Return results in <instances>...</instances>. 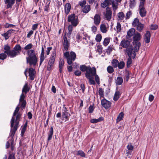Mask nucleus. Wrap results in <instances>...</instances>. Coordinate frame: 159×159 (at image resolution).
Instances as JSON below:
<instances>
[{"mask_svg":"<svg viewBox=\"0 0 159 159\" xmlns=\"http://www.w3.org/2000/svg\"><path fill=\"white\" fill-rule=\"evenodd\" d=\"M32 46L31 43H29L25 47L24 49L27 50L28 57H26L27 63H29L30 66H35L37 62L38 57L34 50L31 49Z\"/></svg>","mask_w":159,"mask_h":159,"instance_id":"obj_1","label":"nucleus"},{"mask_svg":"<svg viewBox=\"0 0 159 159\" xmlns=\"http://www.w3.org/2000/svg\"><path fill=\"white\" fill-rule=\"evenodd\" d=\"M4 52L8 56L11 57H14L20 54L21 50V47L19 44H16L13 48V49L11 50V47L8 44L5 45L4 47Z\"/></svg>","mask_w":159,"mask_h":159,"instance_id":"obj_2","label":"nucleus"},{"mask_svg":"<svg viewBox=\"0 0 159 159\" xmlns=\"http://www.w3.org/2000/svg\"><path fill=\"white\" fill-rule=\"evenodd\" d=\"M80 70L83 72L86 71L85 73V75L88 73L89 74L91 73H94L96 69L94 67L91 68L90 66H87L85 65H80Z\"/></svg>","mask_w":159,"mask_h":159,"instance_id":"obj_3","label":"nucleus"},{"mask_svg":"<svg viewBox=\"0 0 159 159\" xmlns=\"http://www.w3.org/2000/svg\"><path fill=\"white\" fill-rule=\"evenodd\" d=\"M56 55V51L55 49L49 58V60L47 66V70L50 71L53 66L55 59Z\"/></svg>","mask_w":159,"mask_h":159,"instance_id":"obj_4","label":"nucleus"},{"mask_svg":"<svg viewBox=\"0 0 159 159\" xmlns=\"http://www.w3.org/2000/svg\"><path fill=\"white\" fill-rule=\"evenodd\" d=\"M68 21L70 22L72 25L75 27L79 23L78 18L74 14L69 15Z\"/></svg>","mask_w":159,"mask_h":159,"instance_id":"obj_5","label":"nucleus"},{"mask_svg":"<svg viewBox=\"0 0 159 159\" xmlns=\"http://www.w3.org/2000/svg\"><path fill=\"white\" fill-rule=\"evenodd\" d=\"M125 51L129 57H131L133 59L135 58L136 55L135 52L132 46H129V48H126Z\"/></svg>","mask_w":159,"mask_h":159,"instance_id":"obj_6","label":"nucleus"},{"mask_svg":"<svg viewBox=\"0 0 159 159\" xmlns=\"http://www.w3.org/2000/svg\"><path fill=\"white\" fill-rule=\"evenodd\" d=\"M87 73V74L85 76L89 80V81L90 84L94 85L95 84V82L93 80V79L94 77L96 74V70L95 71V72H94V73H91L89 74L88 73Z\"/></svg>","mask_w":159,"mask_h":159,"instance_id":"obj_7","label":"nucleus"},{"mask_svg":"<svg viewBox=\"0 0 159 159\" xmlns=\"http://www.w3.org/2000/svg\"><path fill=\"white\" fill-rule=\"evenodd\" d=\"M21 0H16V3L20 2ZM15 0H5V3L7 4L6 8L7 9L11 8L12 6L15 3Z\"/></svg>","mask_w":159,"mask_h":159,"instance_id":"obj_8","label":"nucleus"},{"mask_svg":"<svg viewBox=\"0 0 159 159\" xmlns=\"http://www.w3.org/2000/svg\"><path fill=\"white\" fill-rule=\"evenodd\" d=\"M101 104L102 106L106 109L109 108L111 106V103L105 99H103L101 101Z\"/></svg>","mask_w":159,"mask_h":159,"instance_id":"obj_9","label":"nucleus"},{"mask_svg":"<svg viewBox=\"0 0 159 159\" xmlns=\"http://www.w3.org/2000/svg\"><path fill=\"white\" fill-rule=\"evenodd\" d=\"M20 109V107L19 106V105L16 107L13 115V116L11 120V127L12 128L14 126V124L15 122V118L14 117L17 114Z\"/></svg>","mask_w":159,"mask_h":159,"instance_id":"obj_10","label":"nucleus"},{"mask_svg":"<svg viewBox=\"0 0 159 159\" xmlns=\"http://www.w3.org/2000/svg\"><path fill=\"white\" fill-rule=\"evenodd\" d=\"M63 47L64 50L67 51L69 46V43L65 35H64L63 38Z\"/></svg>","mask_w":159,"mask_h":159,"instance_id":"obj_11","label":"nucleus"},{"mask_svg":"<svg viewBox=\"0 0 159 159\" xmlns=\"http://www.w3.org/2000/svg\"><path fill=\"white\" fill-rule=\"evenodd\" d=\"M130 44V42L129 41L124 39L122 40L120 44V46H121L123 48H129Z\"/></svg>","mask_w":159,"mask_h":159,"instance_id":"obj_12","label":"nucleus"},{"mask_svg":"<svg viewBox=\"0 0 159 159\" xmlns=\"http://www.w3.org/2000/svg\"><path fill=\"white\" fill-rule=\"evenodd\" d=\"M35 73V70L32 68H30L29 69V76L31 80H34Z\"/></svg>","mask_w":159,"mask_h":159,"instance_id":"obj_13","label":"nucleus"},{"mask_svg":"<svg viewBox=\"0 0 159 159\" xmlns=\"http://www.w3.org/2000/svg\"><path fill=\"white\" fill-rule=\"evenodd\" d=\"M70 115L69 112H62V120L65 122L69 120Z\"/></svg>","mask_w":159,"mask_h":159,"instance_id":"obj_14","label":"nucleus"},{"mask_svg":"<svg viewBox=\"0 0 159 159\" xmlns=\"http://www.w3.org/2000/svg\"><path fill=\"white\" fill-rule=\"evenodd\" d=\"M92 18L93 19L94 23L96 25H98L99 24L101 21V18L99 15L96 14L94 17Z\"/></svg>","mask_w":159,"mask_h":159,"instance_id":"obj_15","label":"nucleus"},{"mask_svg":"<svg viewBox=\"0 0 159 159\" xmlns=\"http://www.w3.org/2000/svg\"><path fill=\"white\" fill-rule=\"evenodd\" d=\"M15 30H10L7 31L6 33L2 34V36L4 37L6 40L8 39L10 37L11 34L13 31H15Z\"/></svg>","mask_w":159,"mask_h":159,"instance_id":"obj_16","label":"nucleus"},{"mask_svg":"<svg viewBox=\"0 0 159 159\" xmlns=\"http://www.w3.org/2000/svg\"><path fill=\"white\" fill-rule=\"evenodd\" d=\"M151 37V34L150 32L147 31L146 33L144 35V40L147 43H148L150 42Z\"/></svg>","mask_w":159,"mask_h":159,"instance_id":"obj_17","label":"nucleus"},{"mask_svg":"<svg viewBox=\"0 0 159 159\" xmlns=\"http://www.w3.org/2000/svg\"><path fill=\"white\" fill-rule=\"evenodd\" d=\"M40 61L39 63L40 66L41 65L45 59L44 56V49L43 47H42L41 52L40 56Z\"/></svg>","mask_w":159,"mask_h":159,"instance_id":"obj_18","label":"nucleus"},{"mask_svg":"<svg viewBox=\"0 0 159 159\" xmlns=\"http://www.w3.org/2000/svg\"><path fill=\"white\" fill-rule=\"evenodd\" d=\"M139 13L140 16L143 17L146 16L147 11L145 7L139 8Z\"/></svg>","mask_w":159,"mask_h":159,"instance_id":"obj_19","label":"nucleus"},{"mask_svg":"<svg viewBox=\"0 0 159 159\" xmlns=\"http://www.w3.org/2000/svg\"><path fill=\"white\" fill-rule=\"evenodd\" d=\"M30 90V88L28 87L27 83H26L24 85L22 91V93L26 94Z\"/></svg>","mask_w":159,"mask_h":159,"instance_id":"obj_20","label":"nucleus"},{"mask_svg":"<svg viewBox=\"0 0 159 159\" xmlns=\"http://www.w3.org/2000/svg\"><path fill=\"white\" fill-rule=\"evenodd\" d=\"M71 9V5L69 3H67L65 6V12L66 15L69 13Z\"/></svg>","mask_w":159,"mask_h":159,"instance_id":"obj_21","label":"nucleus"},{"mask_svg":"<svg viewBox=\"0 0 159 159\" xmlns=\"http://www.w3.org/2000/svg\"><path fill=\"white\" fill-rule=\"evenodd\" d=\"M53 133V128L52 126H51L50 128V130L48 134V138L47 139L48 141H49L52 139Z\"/></svg>","mask_w":159,"mask_h":159,"instance_id":"obj_22","label":"nucleus"},{"mask_svg":"<svg viewBox=\"0 0 159 159\" xmlns=\"http://www.w3.org/2000/svg\"><path fill=\"white\" fill-rule=\"evenodd\" d=\"M141 38V35L139 33H136L133 37L134 43L139 42L138 41L140 40Z\"/></svg>","mask_w":159,"mask_h":159,"instance_id":"obj_23","label":"nucleus"},{"mask_svg":"<svg viewBox=\"0 0 159 159\" xmlns=\"http://www.w3.org/2000/svg\"><path fill=\"white\" fill-rule=\"evenodd\" d=\"M64 64V60L62 58H60L59 63V71L60 73L62 72V69Z\"/></svg>","mask_w":159,"mask_h":159,"instance_id":"obj_24","label":"nucleus"},{"mask_svg":"<svg viewBox=\"0 0 159 159\" xmlns=\"http://www.w3.org/2000/svg\"><path fill=\"white\" fill-rule=\"evenodd\" d=\"M112 11L110 10H107L106 14V19L108 20H110L111 19L112 16Z\"/></svg>","mask_w":159,"mask_h":159,"instance_id":"obj_25","label":"nucleus"},{"mask_svg":"<svg viewBox=\"0 0 159 159\" xmlns=\"http://www.w3.org/2000/svg\"><path fill=\"white\" fill-rule=\"evenodd\" d=\"M91 10L90 6L87 5L84 6L83 9L82 11L84 13H88Z\"/></svg>","mask_w":159,"mask_h":159,"instance_id":"obj_26","label":"nucleus"},{"mask_svg":"<svg viewBox=\"0 0 159 159\" xmlns=\"http://www.w3.org/2000/svg\"><path fill=\"white\" fill-rule=\"evenodd\" d=\"M135 30L134 28H131L127 31V35L128 36L131 37L133 36L135 34Z\"/></svg>","mask_w":159,"mask_h":159,"instance_id":"obj_27","label":"nucleus"},{"mask_svg":"<svg viewBox=\"0 0 159 159\" xmlns=\"http://www.w3.org/2000/svg\"><path fill=\"white\" fill-rule=\"evenodd\" d=\"M104 120V119L103 117H100L98 119H92L90 120V122L91 123H96L97 122H98L102 121Z\"/></svg>","mask_w":159,"mask_h":159,"instance_id":"obj_28","label":"nucleus"},{"mask_svg":"<svg viewBox=\"0 0 159 159\" xmlns=\"http://www.w3.org/2000/svg\"><path fill=\"white\" fill-rule=\"evenodd\" d=\"M110 2L111 3L113 10L114 11L116 10L118 7V2L116 1H115L114 0H111L110 1Z\"/></svg>","mask_w":159,"mask_h":159,"instance_id":"obj_29","label":"nucleus"},{"mask_svg":"<svg viewBox=\"0 0 159 159\" xmlns=\"http://www.w3.org/2000/svg\"><path fill=\"white\" fill-rule=\"evenodd\" d=\"M120 93L119 91L116 90L113 97V100L115 101H117L120 98Z\"/></svg>","mask_w":159,"mask_h":159,"instance_id":"obj_30","label":"nucleus"},{"mask_svg":"<svg viewBox=\"0 0 159 159\" xmlns=\"http://www.w3.org/2000/svg\"><path fill=\"white\" fill-rule=\"evenodd\" d=\"M124 116V114L123 112H121L119 113L116 119V122L118 123L122 120Z\"/></svg>","mask_w":159,"mask_h":159,"instance_id":"obj_31","label":"nucleus"},{"mask_svg":"<svg viewBox=\"0 0 159 159\" xmlns=\"http://www.w3.org/2000/svg\"><path fill=\"white\" fill-rule=\"evenodd\" d=\"M110 1L108 0H105L102 3H101V6L102 7L105 8L108 6Z\"/></svg>","mask_w":159,"mask_h":159,"instance_id":"obj_32","label":"nucleus"},{"mask_svg":"<svg viewBox=\"0 0 159 159\" xmlns=\"http://www.w3.org/2000/svg\"><path fill=\"white\" fill-rule=\"evenodd\" d=\"M144 28V25L141 23L137 26V30L139 32L142 31Z\"/></svg>","mask_w":159,"mask_h":159,"instance_id":"obj_33","label":"nucleus"},{"mask_svg":"<svg viewBox=\"0 0 159 159\" xmlns=\"http://www.w3.org/2000/svg\"><path fill=\"white\" fill-rule=\"evenodd\" d=\"M119 61L117 60L114 59H113L111 61V64L114 68H116L118 66Z\"/></svg>","mask_w":159,"mask_h":159,"instance_id":"obj_34","label":"nucleus"},{"mask_svg":"<svg viewBox=\"0 0 159 159\" xmlns=\"http://www.w3.org/2000/svg\"><path fill=\"white\" fill-rule=\"evenodd\" d=\"M123 82V80L121 77H118L116 80V83L117 85H120Z\"/></svg>","mask_w":159,"mask_h":159,"instance_id":"obj_35","label":"nucleus"},{"mask_svg":"<svg viewBox=\"0 0 159 159\" xmlns=\"http://www.w3.org/2000/svg\"><path fill=\"white\" fill-rule=\"evenodd\" d=\"M135 45L134 48V50L135 52H138L139 49L140 47L141 43L140 42H136L135 43Z\"/></svg>","mask_w":159,"mask_h":159,"instance_id":"obj_36","label":"nucleus"},{"mask_svg":"<svg viewBox=\"0 0 159 159\" xmlns=\"http://www.w3.org/2000/svg\"><path fill=\"white\" fill-rule=\"evenodd\" d=\"M100 30L102 33H106L107 31V30L106 26L105 25L101 24L100 25Z\"/></svg>","mask_w":159,"mask_h":159,"instance_id":"obj_37","label":"nucleus"},{"mask_svg":"<svg viewBox=\"0 0 159 159\" xmlns=\"http://www.w3.org/2000/svg\"><path fill=\"white\" fill-rule=\"evenodd\" d=\"M125 14L122 12H120L118 14V19L119 20H122L125 17Z\"/></svg>","mask_w":159,"mask_h":159,"instance_id":"obj_38","label":"nucleus"},{"mask_svg":"<svg viewBox=\"0 0 159 159\" xmlns=\"http://www.w3.org/2000/svg\"><path fill=\"white\" fill-rule=\"evenodd\" d=\"M118 64L117 67L120 69L124 68L125 66V63L123 61H121L120 62H119Z\"/></svg>","mask_w":159,"mask_h":159,"instance_id":"obj_39","label":"nucleus"},{"mask_svg":"<svg viewBox=\"0 0 159 159\" xmlns=\"http://www.w3.org/2000/svg\"><path fill=\"white\" fill-rule=\"evenodd\" d=\"M77 155L83 157H85V154L84 152L82 150H79L77 151Z\"/></svg>","mask_w":159,"mask_h":159,"instance_id":"obj_40","label":"nucleus"},{"mask_svg":"<svg viewBox=\"0 0 159 159\" xmlns=\"http://www.w3.org/2000/svg\"><path fill=\"white\" fill-rule=\"evenodd\" d=\"M139 20L138 18H135L134 19L133 22L132 23V25L133 26H135L140 24Z\"/></svg>","mask_w":159,"mask_h":159,"instance_id":"obj_41","label":"nucleus"},{"mask_svg":"<svg viewBox=\"0 0 159 159\" xmlns=\"http://www.w3.org/2000/svg\"><path fill=\"white\" fill-rule=\"evenodd\" d=\"M70 57L72 59L73 61H75L76 57V54L73 52H71L70 53Z\"/></svg>","mask_w":159,"mask_h":159,"instance_id":"obj_42","label":"nucleus"},{"mask_svg":"<svg viewBox=\"0 0 159 159\" xmlns=\"http://www.w3.org/2000/svg\"><path fill=\"white\" fill-rule=\"evenodd\" d=\"M20 107L22 109H24L25 108L26 104V101H23L20 102Z\"/></svg>","mask_w":159,"mask_h":159,"instance_id":"obj_43","label":"nucleus"},{"mask_svg":"<svg viewBox=\"0 0 159 159\" xmlns=\"http://www.w3.org/2000/svg\"><path fill=\"white\" fill-rule=\"evenodd\" d=\"M107 70L110 74L112 73L114 71L113 67L111 66H109L107 68Z\"/></svg>","mask_w":159,"mask_h":159,"instance_id":"obj_44","label":"nucleus"},{"mask_svg":"<svg viewBox=\"0 0 159 159\" xmlns=\"http://www.w3.org/2000/svg\"><path fill=\"white\" fill-rule=\"evenodd\" d=\"M7 54L4 52V53L0 54V60H4L6 59L7 57Z\"/></svg>","mask_w":159,"mask_h":159,"instance_id":"obj_45","label":"nucleus"},{"mask_svg":"<svg viewBox=\"0 0 159 159\" xmlns=\"http://www.w3.org/2000/svg\"><path fill=\"white\" fill-rule=\"evenodd\" d=\"M132 57H129L127 59V66L128 67H129L130 66V65L132 63Z\"/></svg>","mask_w":159,"mask_h":159,"instance_id":"obj_46","label":"nucleus"},{"mask_svg":"<svg viewBox=\"0 0 159 159\" xmlns=\"http://www.w3.org/2000/svg\"><path fill=\"white\" fill-rule=\"evenodd\" d=\"M110 41V38H106L103 41V45L105 46H107Z\"/></svg>","mask_w":159,"mask_h":159,"instance_id":"obj_47","label":"nucleus"},{"mask_svg":"<svg viewBox=\"0 0 159 159\" xmlns=\"http://www.w3.org/2000/svg\"><path fill=\"white\" fill-rule=\"evenodd\" d=\"M132 14V12L131 11H128L126 13V16L125 17L126 19L127 20L129 19L130 16H131Z\"/></svg>","mask_w":159,"mask_h":159,"instance_id":"obj_48","label":"nucleus"},{"mask_svg":"<svg viewBox=\"0 0 159 159\" xmlns=\"http://www.w3.org/2000/svg\"><path fill=\"white\" fill-rule=\"evenodd\" d=\"M117 33L120 32L121 30V25L119 22H117L116 26Z\"/></svg>","mask_w":159,"mask_h":159,"instance_id":"obj_49","label":"nucleus"},{"mask_svg":"<svg viewBox=\"0 0 159 159\" xmlns=\"http://www.w3.org/2000/svg\"><path fill=\"white\" fill-rule=\"evenodd\" d=\"M113 46L110 45L108 48L106 52L108 54H110L112 51L113 48L112 47Z\"/></svg>","mask_w":159,"mask_h":159,"instance_id":"obj_50","label":"nucleus"},{"mask_svg":"<svg viewBox=\"0 0 159 159\" xmlns=\"http://www.w3.org/2000/svg\"><path fill=\"white\" fill-rule=\"evenodd\" d=\"M102 37L101 34H98L96 37L95 40L98 42H100L102 39Z\"/></svg>","mask_w":159,"mask_h":159,"instance_id":"obj_51","label":"nucleus"},{"mask_svg":"<svg viewBox=\"0 0 159 159\" xmlns=\"http://www.w3.org/2000/svg\"><path fill=\"white\" fill-rule=\"evenodd\" d=\"M16 130H15V129L13 128V129H11L10 131V136L13 137V136L14 135L16 131Z\"/></svg>","mask_w":159,"mask_h":159,"instance_id":"obj_52","label":"nucleus"},{"mask_svg":"<svg viewBox=\"0 0 159 159\" xmlns=\"http://www.w3.org/2000/svg\"><path fill=\"white\" fill-rule=\"evenodd\" d=\"M99 95L101 97H103L104 95V91L102 88H100L98 91Z\"/></svg>","mask_w":159,"mask_h":159,"instance_id":"obj_53","label":"nucleus"},{"mask_svg":"<svg viewBox=\"0 0 159 159\" xmlns=\"http://www.w3.org/2000/svg\"><path fill=\"white\" fill-rule=\"evenodd\" d=\"M25 98V95L24 93H22L19 99V102H22L23 101H26L24 99Z\"/></svg>","mask_w":159,"mask_h":159,"instance_id":"obj_54","label":"nucleus"},{"mask_svg":"<svg viewBox=\"0 0 159 159\" xmlns=\"http://www.w3.org/2000/svg\"><path fill=\"white\" fill-rule=\"evenodd\" d=\"M15 153L12 152L9 154L8 159H15Z\"/></svg>","mask_w":159,"mask_h":159,"instance_id":"obj_55","label":"nucleus"},{"mask_svg":"<svg viewBox=\"0 0 159 159\" xmlns=\"http://www.w3.org/2000/svg\"><path fill=\"white\" fill-rule=\"evenodd\" d=\"M102 48L101 45H98L97 46V51L100 54L102 53Z\"/></svg>","mask_w":159,"mask_h":159,"instance_id":"obj_56","label":"nucleus"},{"mask_svg":"<svg viewBox=\"0 0 159 159\" xmlns=\"http://www.w3.org/2000/svg\"><path fill=\"white\" fill-rule=\"evenodd\" d=\"M82 38L79 34H78L76 36V38L77 39V41L78 42H80L82 39Z\"/></svg>","mask_w":159,"mask_h":159,"instance_id":"obj_57","label":"nucleus"},{"mask_svg":"<svg viewBox=\"0 0 159 159\" xmlns=\"http://www.w3.org/2000/svg\"><path fill=\"white\" fill-rule=\"evenodd\" d=\"M94 110V108L93 106L90 105L89 108V113H92Z\"/></svg>","mask_w":159,"mask_h":159,"instance_id":"obj_58","label":"nucleus"},{"mask_svg":"<svg viewBox=\"0 0 159 159\" xmlns=\"http://www.w3.org/2000/svg\"><path fill=\"white\" fill-rule=\"evenodd\" d=\"M86 3V1L85 0H84L79 2V5L82 7H83V6L85 5Z\"/></svg>","mask_w":159,"mask_h":159,"instance_id":"obj_59","label":"nucleus"},{"mask_svg":"<svg viewBox=\"0 0 159 159\" xmlns=\"http://www.w3.org/2000/svg\"><path fill=\"white\" fill-rule=\"evenodd\" d=\"M127 148L129 150H132L134 149V146L130 143L128 144L127 146Z\"/></svg>","mask_w":159,"mask_h":159,"instance_id":"obj_60","label":"nucleus"},{"mask_svg":"<svg viewBox=\"0 0 159 159\" xmlns=\"http://www.w3.org/2000/svg\"><path fill=\"white\" fill-rule=\"evenodd\" d=\"M67 63L69 65H71L72 63V61H73L72 59L70 57L66 58Z\"/></svg>","mask_w":159,"mask_h":159,"instance_id":"obj_61","label":"nucleus"},{"mask_svg":"<svg viewBox=\"0 0 159 159\" xmlns=\"http://www.w3.org/2000/svg\"><path fill=\"white\" fill-rule=\"evenodd\" d=\"M19 122V121L18 120H16L15 121V125L14 126V127L13 128H14V129H15V130H17L18 128Z\"/></svg>","mask_w":159,"mask_h":159,"instance_id":"obj_62","label":"nucleus"},{"mask_svg":"<svg viewBox=\"0 0 159 159\" xmlns=\"http://www.w3.org/2000/svg\"><path fill=\"white\" fill-rule=\"evenodd\" d=\"M50 3V2H49V3L46 4L44 7V10L45 11H48L49 9V4Z\"/></svg>","mask_w":159,"mask_h":159,"instance_id":"obj_63","label":"nucleus"},{"mask_svg":"<svg viewBox=\"0 0 159 159\" xmlns=\"http://www.w3.org/2000/svg\"><path fill=\"white\" fill-rule=\"evenodd\" d=\"M94 76H95V81L98 84H99L100 83L99 78L98 75L96 74Z\"/></svg>","mask_w":159,"mask_h":159,"instance_id":"obj_64","label":"nucleus"}]
</instances>
